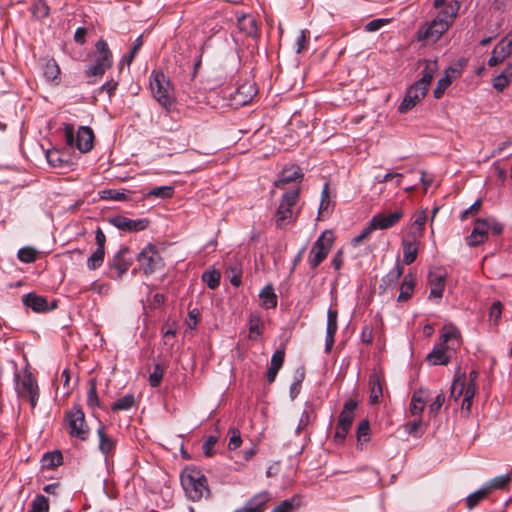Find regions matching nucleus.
<instances>
[{
	"mask_svg": "<svg viewBox=\"0 0 512 512\" xmlns=\"http://www.w3.org/2000/svg\"><path fill=\"white\" fill-rule=\"evenodd\" d=\"M150 89L154 99L167 111L175 104L173 86L169 78L161 71H153L150 76Z\"/></svg>",
	"mask_w": 512,
	"mask_h": 512,
	"instance_id": "obj_1",
	"label": "nucleus"
},
{
	"mask_svg": "<svg viewBox=\"0 0 512 512\" xmlns=\"http://www.w3.org/2000/svg\"><path fill=\"white\" fill-rule=\"evenodd\" d=\"M181 485L186 496L192 501H200L210 495L207 479L199 470H186L181 475Z\"/></svg>",
	"mask_w": 512,
	"mask_h": 512,
	"instance_id": "obj_2",
	"label": "nucleus"
},
{
	"mask_svg": "<svg viewBox=\"0 0 512 512\" xmlns=\"http://www.w3.org/2000/svg\"><path fill=\"white\" fill-rule=\"evenodd\" d=\"M300 195V188L298 186L286 191L275 213V223L278 228H284L291 222L295 221L298 212L294 211V206L297 204Z\"/></svg>",
	"mask_w": 512,
	"mask_h": 512,
	"instance_id": "obj_3",
	"label": "nucleus"
},
{
	"mask_svg": "<svg viewBox=\"0 0 512 512\" xmlns=\"http://www.w3.org/2000/svg\"><path fill=\"white\" fill-rule=\"evenodd\" d=\"M476 391V385L473 383H467V376L465 372L458 370L451 385L450 398L458 401L461 396H464L461 408L469 413L472 405V399L474 398Z\"/></svg>",
	"mask_w": 512,
	"mask_h": 512,
	"instance_id": "obj_4",
	"label": "nucleus"
},
{
	"mask_svg": "<svg viewBox=\"0 0 512 512\" xmlns=\"http://www.w3.org/2000/svg\"><path fill=\"white\" fill-rule=\"evenodd\" d=\"M112 62V53L107 42L100 39L95 44L93 63L86 69L85 74L87 77H100L111 67Z\"/></svg>",
	"mask_w": 512,
	"mask_h": 512,
	"instance_id": "obj_5",
	"label": "nucleus"
},
{
	"mask_svg": "<svg viewBox=\"0 0 512 512\" xmlns=\"http://www.w3.org/2000/svg\"><path fill=\"white\" fill-rule=\"evenodd\" d=\"M334 242V234L332 231H324L313 244L308 262L312 269L318 267L330 252Z\"/></svg>",
	"mask_w": 512,
	"mask_h": 512,
	"instance_id": "obj_6",
	"label": "nucleus"
},
{
	"mask_svg": "<svg viewBox=\"0 0 512 512\" xmlns=\"http://www.w3.org/2000/svg\"><path fill=\"white\" fill-rule=\"evenodd\" d=\"M137 261L144 274L149 275L164 266L163 258L154 244H147L137 255Z\"/></svg>",
	"mask_w": 512,
	"mask_h": 512,
	"instance_id": "obj_7",
	"label": "nucleus"
},
{
	"mask_svg": "<svg viewBox=\"0 0 512 512\" xmlns=\"http://www.w3.org/2000/svg\"><path fill=\"white\" fill-rule=\"evenodd\" d=\"M66 143L71 147H76L79 151L85 153L92 149L94 134L91 128L87 126L79 127L76 136L71 125L65 127Z\"/></svg>",
	"mask_w": 512,
	"mask_h": 512,
	"instance_id": "obj_8",
	"label": "nucleus"
},
{
	"mask_svg": "<svg viewBox=\"0 0 512 512\" xmlns=\"http://www.w3.org/2000/svg\"><path fill=\"white\" fill-rule=\"evenodd\" d=\"M15 390L20 398L29 400L32 408H35L39 398V388L36 379L30 372L22 376L16 375Z\"/></svg>",
	"mask_w": 512,
	"mask_h": 512,
	"instance_id": "obj_9",
	"label": "nucleus"
},
{
	"mask_svg": "<svg viewBox=\"0 0 512 512\" xmlns=\"http://www.w3.org/2000/svg\"><path fill=\"white\" fill-rule=\"evenodd\" d=\"M68 432L71 437L85 441L89 437V428L86 425L85 414L82 409L74 407L67 413Z\"/></svg>",
	"mask_w": 512,
	"mask_h": 512,
	"instance_id": "obj_10",
	"label": "nucleus"
},
{
	"mask_svg": "<svg viewBox=\"0 0 512 512\" xmlns=\"http://www.w3.org/2000/svg\"><path fill=\"white\" fill-rule=\"evenodd\" d=\"M449 29L446 21L441 18H434L431 22L422 25L418 32L417 38L427 44L436 43L441 36Z\"/></svg>",
	"mask_w": 512,
	"mask_h": 512,
	"instance_id": "obj_11",
	"label": "nucleus"
},
{
	"mask_svg": "<svg viewBox=\"0 0 512 512\" xmlns=\"http://www.w3.org/2000/svg\"><path fill=\"white\" fill-rule=\"evenodd\" d=\"M109 223L122 231L138 232L145 230L149 225L146 218L130 219L128 217L117 215L108 219Z\"/></svg>",
	"mask_w": 512,
	"mask_h": 512,
	"instance_id": "obj_12",
	"label": "nucleus"
},
{
	"mask_svg": "<svg viewBox=\"0 0 512 512\" xmlns=\"http://www.w3.org/2000/svg\"><path fill=\"white\" fill-rule=\"evenodd\" d=\"M490 229V220L476 219L474 222L473 230L470 235L466 237V243L470 247H476L488 240Z\"/></svg>",
	"mask_w": 512,
	"mask_h": 512,
	"instance_id": "obj_13",
	"label": "nucleus"
},
{
	"mask_svg": "<svg viewBox=\"0 0 512 512\" xmlns=\"http://www.w3.org/2000/svg\"><path fill=\"white\" fill-rule=\"evenodd\" d=\"M426 93L427 91L425 89H422V87L414 83L408 88L406 95L399 106V111L401 113L409 111L425 97Z\"/></svg>",
	"mask_w": 512,
	"mask_h": 512,
	"instance_id": "obj_14",
	"label": "nucleus"
},
{
	"mask_svg": "<svg viewBox=\"0 0 512 512\" xmlns=\"http://www.w3.org/2000/svg\"><path fill=\"white\" fill-rule=\"evenodd\" d=\"M445 273L436 269L428 274V284L430 286L429 298L441 299L445 288Z\"/></svg>",
	"mask_w": 512,
	"mask_h": 512,
	"instance_id": "obj_15",
	"label": "nucleus"
},
{
	"mask_svg": "<svg viewBox=\"0 0 512 512\" xmlns=\"http://www.w3.org/2000/svg\"><path fill=\"white\" fill-rule=\"evenodd\" d=\"M404 213L401 209H398L392 213H378L371 219L375 229L385 230L395 226L399 220L403 217Z\"/></svg>",
	"mask_w": 512,
	"mask_h": 512,
	"instance_id": "obj_16",
	"label": "nucleus"
},
{
	"mask_svg": "<svg viewBox=\"0 0 512 512\" xmlns=\"http://www.w3.org/2000/svg\"><path fill=\"white\" fill-rule=\"evenodd\" d=\"M418 240L415 232L408 233L402 240L403 262L406 265L412 264L417 258Z\"/></svg>",
	"mask_w": 512,
	"mask_h": 512,
	"instance_id": "obj_17",
	"label": "nucleus"
},
{
	"mask_svg": "<svg viewBox=\"0 0 512 512\" xmlns=\"http://www.w3.org/2000/svg\"><path fill=\"white\" fill-rule=\"evenodd\" d=\"M270 499V493L268 491H262L251 497L242 508L235 512H264L266 503L269 502Z\"/></svg>",
	"mask_w": 512,
	"mask_h": 512,
	"instance_id": "obj_18",
	"label": "nucleus"
},
{
	"mask_svg": "<svg viewBox=\"0 0 512 512\" xmlns=\"http://www.w3.org/2000/svg\"><path fill=\"white\" fill-rule=\"evenodd\" d=\"M257 94L256 84L252 80H247L240 84L234 93V100L239 105L248 104Z\"/></svg>",
	"mask_w": 512,
	"mask_h": 512,
	"instance_id": "obj_19",
	"label": "nucleus"
},
{
	"mask_svg": "<svg viewBox=\"0 0 512 512\" xmlns=\"http://www.w3.org/2000/svg\"><path fill=\"white\" fill-rule=\"evenodd\" d=\"M129 254V248L128 247H122L117 254L113 257L110 266L111 268L115 269L117 271L116 278H120L124 273H126L129 269V267L132 264V261L130 258H128Z\"/></svg>",
	"mask_w": 512,
	"mask_h": 512,
	"instance_id": "obj_20",
	"label": "nucleus"
},
{
	"mask_svg": "<svg viewBox=\"0 0 512 512\" xmlns=\"http://www.w3.org/2000/svg\"><path fill=\"white\" fill-rule=\"evenodd\" d=\"M384 378L378 373L373 372L369 377V402L378 404L383 396Z\"/></svg>",
	"mask_w": 512,
	"mask_h": 512,
	"instance_id": "obj_21",
	"label": "nucleus"
},
{
	"mask_svg": "<svg viewBox=\"0 0 512 512\" xmlns=\"http://www.w3.org/2000/svg\"><path fill=\"white\" fill-rule=\"evenodd\" d=\"M338 312L333 309H329L327 312V327H326V339L325 347L326 351H330L334 344V336L338 329L337 324Z\"/></svg>",
	"mask_w": 512,
	"mask_h": 512,
	"instance_id": "obj_22",
	"label": "nucleus"
},
{
	"mask_svg": "<svg viewBox=\"0 0 512 512\" xmlns=\"http://www.w3.org/2000/svg\"><path fill=\"white\" fill-rule=\"evenodd\" d=\"M302 178L301 170L297 166H291L289 168H285L279 174L278 179L275 181V186L277 188H285L286 184L296 183Z\"/></svg>",
	"mask_w": 512,
	"mask_h": 512,
	"instance_id": "obj_23",
	"label": "nucleus"
},
{
	"mask_svg": "<svg viewBox=\"0 0 512 512\" xmlns=\"http://www.w3.org/2000/svg\"><path fill=\"white\" fill-rule=\"evenodd\" d=\"M97 434L99 437V450L108 459L110 456L114 454L116 441L105 433V427L100 425L97 430Z\"/></svg>",
	"mask_w": 512,
	"mask_h": 512,
	"instance_id": "obj_24",
	"label": "nucleus"
},
{
	"mask_svg": "<svg viewBox=\"0 0 512 512\" xmlns=\"http://www.w3.org/2000/svg\"><path fill=\"white\" fill-rule=\"evenodd\" d=\"M460 7L461 3L458 0L450 1L438 12L435 18H441L442 21H446L447 26L450 28L458 15Z\"/></svg>",
	"mask_w": 512,
	"mask_h": 512,
	"instance_id": "obj_25",
	"label": "nucleus"
},
{
	"mask_svg": "<svg viewBox=\"0 0 512 512\" xmlns=\"http://www.w3.org/2000/svg\"><path fill=\"white\" fill-rule=\"evenodd\" d=\"M425 405V390L419 389L418 391L414 392L411 398L409 414L413 417L421 418V414L425 408Z\"/></svg>",
	"mask_w": 512,
	"mask_h": 512,
	"instance_id": "obj_26",
	"label": "nucleus"
},
{
	"mask_svg": "<svg viewBox=\"0 0 512 512\" xmlns=\"http://www.w3.org/2000/svg\"><path fill=\"white\" fill-rule=\"evenodd\" d=\"M459 337L460 333L458 329L452 324H446L442 330L441 344L446 345L447 349H455V343L456 345H459Z\"/></svg>",
	"mask_w": 512,
	"mask_h": 512,
	"instance_id": "obj_27",
	"label": "nucleus"
},
{
	"mask_svg": "<svg viewBox=\"0 0 512 512\" xmlns=\"http://www.w3.org/2000/svg\"><path fill=\"white\" fill-rule=\"evenodd\" d=\"M356 407H357V402L352 399L348 400L345 403L344 408L339 415V420H338L339 426H346L348 428L351 427L353 419H354V412H355Z\"/></svg>",
	"mask_w": 512,
	"mask_h": 512,
	"instance_id": "obj_28",
	"label": "nucleus"
},
{
	"mask_svg": "<svg viewBox=\"0 0 512 512\" xmlns=\"http://www.w3.org/2000/svg\"><path fill=\"white\" fill-rule=\"evenodd\" d=\"M23 303L35 312H43L47 310V300L42 296L28 293L23 296Z\"/></svg>",
	"mask_w": 512,
	"mask_h": 512,
	"instance_id": "obj_29",
	"label": "nucleus"
},
{
	"mask_svg": "<svg viewBox=\"0 0 512 512\" xmlns=\"http://www.w3.org/2000/svg\"><path fill=\"white\" fill-rule=\"evenodd\" d=\"M512 79V64H508L502 73L497 75L492 80V85L495 90L502 92L510 83Z\"/></svg>",
	"mask_w": 512,
	"mask_h": 512,
	"instance_id": "obj_30",
	"label": "nucleus"
},
{
	"mask_svg": "<svg viewBox=\"0 0 512 512\" xmlns=\"http://www.w3.org/2000/svg\"><path fill=\"white\" fill-rule=\"evenodd\" d=\"M446 345L440 344L436 346L428 355L427 361L432 365H447L449 357L445 352Z\"/></svg>",
	"mask_w": 512,
	"mask_h": 512,
	"instance_id": "obj_31",
	"label": "nucleus"
},
{
	"mask_svg": "<svg viewBox=\"0 0 512 512\" xmlns=\"http://www.w3.org/2000/svg\"><path fill=\"white\" fill-rule=\"evenodd\" d=\"M238 26L240 30L244 31L249 36H257L258 27L254 16L243 15L238 18Z\"/></svg>",
	"mask_w": 512,
	"mask_h": 512,
	"instance_id": "obj_32",
	"label": "nucleus"
},
{
	"mask_svg": "<svg viewBox=\"0 0 512 512\" xmlns=\"http://www.w3.org/2000/svg\"><path fill=\"white\" fill-rule=\"evenodd\" d=\"M436 70L437 66L435 62H426L422 71V77L415 83L422 87V89L428 91Z\"/></svg>",
	"mask_w": 512,
	"mask_h": 512,
	"instance_id": "obj_33",
	"label": "nucleus"
},
{
	"mask_svg": "<svg viewBox=\"0 0 512 512\" xmlns=\"http://www.w3.org/2000/svg\"><path fill=\"white\" fill-rule=\"evenodd\" d=\"M414 286H415V281H414L412 275L411 274L406 275L404 278V281L400 287L398 301L405 302V301L409 300L413 295Z\"/></svg>",
	"mask_w": 512,
	"mask_h": 512,
	"instance_id": "obj_34",
	"label": "nucleus"
},
{
	"mask_svg": "<svg viewBox=\"0 0 512 512\" xmlns=\"http://www.w3.org/2000/svg\"><path fill=\"white\" fill-rule=\"evenodd\" d=\"M261 303L266 308H275L277 305V296L271 285L265 286L259 294Z\"/></svg>",
	"mask_w": 512,
	"mask_h": 512,
	"instance_id": "obj_35",
	"label": "nucleus"
},
{
	"mask_svg": "<svg viewBox=\"0 0 512 512\" xmlns=\"http://www.w3.org/2000/svg\"><path fill=\"white\" fill-rule=\"evenodd\" d=\"M511 481V477L509 474H504L497 476L493 479H491L489 482H487L484 486L488 490L489 493H491L493 490H503L505 489L508 484Z\"/></svg>",
	"mask_w": 512,
	"mask_h": 512,
	"instance_id": "obj_36",
	"label": "nucleus"
},
{
	"mask_svg": "<svg viewBox=\"0 0 512 512\" xmlns=\"http://www.w3.org/2000/svg\"><path fill=\"white\" fill-rule=\"evenodd\" d=\"M315 418L316 414L314 412V409L311 406L305 408L299 419V423L296 428V433L300 434L302 431H304L307 428V426L315 420Z\"/></svg>",
	"mask_w": 512,
	"mask_h": 512,
	"instance_id": "obj_37",
	"label": "nucleus"
},
{
	"mask_svg": "<svg viewBox=\"0 0 512 512\" xmlns=\"http://www.w3.org/2000/svg\"><path fill=\"white\" fill-rule=\"evenodd\" d=\"M331 203L332 201L329 195V184L325 183L321 193V201L318 211L319 218L324 217L325 215L330 213Z\"/></svg>",
	"mask_w": 512,
	"mask_h": 512,
	"instance_id": "obj_38",
	"label": "nucleus"
},
{
	"mask_svg": "<svg viewBox=\"0 0 512 512\" xmlns=\"http://www.w3.org/2000/svg\"><path fill=\"white\" fill-rule=\"evenodd\" d=\"M33 17L37 20L43 19L49 15V6L45 0H36L30 7Z\"/></svg>",
	"mask_w": 512,
	"mask_h": 512,
	"instance_id": "obj_39",
	"label": "nucleus"
},
{
	"mask_svg": "<svg viewBox=\"0 0 512 512\" xmlns=\"http://www.w3.org/2000/svg\"><path fill=\"white\" fill-rule=\"evenodd\" d=\"M404 268L401 264L397 263L382 279V282L390 287L395 285L402 276Z\"/></svg>",
	"mask_w": 512,
	"mask_h": 512,
	"instance_id": "obj_40",
	"label": "nucleus"
},
{
	"mask_svg": "<svg viewBox=\"0 0 512 512\" xmlns=\"http://www.w3.org/2000/svg\"><path fill=\"white\" fill-rule=\"evenodd\" d=\"M60 74V68L54 59L47 60L43 66V75L48 81H54Z\"/></svg>",
	"mask_w": 512,
	"mask_h": 512,
	"instance_id": "obj_41",
	"label": "nucleus"
},
{
	"mask_svg": "<svg viewBox=\"0 0 512 512\" xmlns=\"http://www.w3.org/2000/svg\"><path fill=\"white\" fill-rule=\"evenodd\" d=\"M221 274L218 270H207L202 275V280L210 289H216L220 284Z\"/></svg>",
	"mask_w": 512,
	"mask_h": 512,
	"instance_id": "obj_42",
	"label": "nucleus"
},
{
	"mask_svg": "<svg viewBox=\"0 0 512 512\" xmlns=\"http://www.w3.org/2000/svg\"><path fill=\"white\" fill-rule=\"evenodd\" d=\"M28 512H49V501L41 494L35 496Z\"/></svg>",
	"mask_w": 512,
	"mask_h": 512,
	"instance_id": "obj_43",
	"label": "nucleus"
},
{
	"mask_svg": "<svg viewBox=\"0 0 512 512\" xmlns=\"http://www.w3.org/2000/svg\"><path fill=\"white\" fill-rule=\"evenodd\" d=\"M105 250L96 249L87 259V267L89 270L98 269L104 262Z\"/></svg>",
	"mask_w": 512,
	"mask_h": 512,
	"instance_id": "obj_44",
	"label": "nucleus"
},
{
	"mask_svg": "<svg viewBox=\"0 0 512 512\" xmlns=\"http://www.w3.org/2000/svg\"><path fill=\"white\" fill-rule=\"evenodd\" d=\"M427 220L426 212L424 210L419 211L415 215V219L412 224V231L415 232L417 237L420 238L423 235L424 226Z\"/></svg>",
	"mask_w": 512,
	"mask_h": 512,
	"instance_id": "obj_45",
	"label": "nucleus"
},
{
	"mask_svg": "<svg viewBox=\"0 0 512 512\" xmlns=\"http://www.w3.org/2000/svg\"><path fill=\"white\" fill-rule=\"evenodd\" d=\"M135 404V398L132 394H127L123 396L122 398L118 399L116 402H114L111 406V409L113 411H119V410H129L132 408Z\"/></svg>",
	"mask_w": 512,
	"mask_h": 512,
	"instance_id": "obj_46",
	"label": "nucleus"
},
{
	"mask_svg": "<svg viewBox=\"0 0 512 512\" xmlns=\"http://www.w3.org/2000/svg\"><path fill=\"white\" fill-rule=\"evenodd\" d=\"M249 331L251 334V337L253 335L260 336L263 332V323L261 320V317L258 313H251L249 317Z\"/></svg>",
	"mask_w": 512,
	"mask_h": 512,
	"instance_id": "obj_47",
	"label": "nucleus"
},
{
	"mask_svg": "<svg viewBox=\"0 0 512 512\" xmlns=\"http://www.w3.org/2000/svg\"><path fill=\"white\" fill-rule=\"evenodd\" d=\"M489 494L485 486H482L479 490L470 494L466 499V504L469 509L474 508L478 503L483 500Z\"/></svg>",
	"mask_w": 512,
	"mask_h": 512,
	"instance_id": "obj_48",
	"label": "nucleus"
},
{
	"mask_svg": "<svg viewBox=\"0 0 512 512\" xmlns=\"http://www.w3.org/2000/svg\"><path fill=\"white\" fill-rule=\"evenodd\" d=\"M497 50L504 58L512 54V31L508 33L496 46Z\"/></svg>",
	"mask_w": 512,
	"mask_h": 512,
	"instance_id": "obj_49",
	"label": "nucleus"
},
{
	"mask_svg": "<svg viewBox=\"0 0 512 512\" xmlns=\"http://www.w3.org/2000/svg\"><path fill=\"white\" fill-rule=\"evenodd\" d=\"M173 192L174 190L171 186H159L151 189L145 196L166 199L172 197Z\"/></svg>",
	"mask_w": 512,
	"mask_h": 512,
	"instance_id": "obj_50",
	"label": "nucleus"
},
{
	"mask_svg": "<svg viewBox=\"0 0 512 512\" xmlns=\"http://www.w3.org/2000/svg\"><path fill=\"white\" fill-rule=\"evenodd\" d=\"M63 457L58 451L47 453L43 457V465L47 468H55L62 464Z\"/></svg>",
	"mask_w": 512,
	"mask_h": 512,
	"instance_id": "obj_51",
	"label": "nucleus"
},
{
	"mask_svg": "<svg viewBox=\"0 0 512 512\" xmlns=\"http://www.w3.org/2000/svg\"><path fill=\"white\" fill-rule=\"evenodd\" d=\"M129 193H130V191H127L124 189H122V190L109 189V190L103 191L102 198L116 200V201H124V200L128 199L127 194H129Z\"/></svg>",
	"mask_w": 512,
	"mask_h": 512,
	"instance_id": "obj_52",
	"label": "nucleus"
},
{
	"mask_svg": "<svg viewBox=\"0 0 512 512\" xmlns=\"http://www.w3.org/2000/svg\"><path fill=\"white\" fill-rule=\"evenodd\" d=\"M36 250L32 247H23L18 251V258L24 263H32L36 260Z\"/></svg>",
	"mask_w": 512,
	"mask_h": 512,
	"instance_id": "obj_53",
	"label": "nucleus"
},
{
	"mask_svg": "<svg viewBox=\"0 0 512 512\" xmlns=\"http://www.w3.org/2000/svg\"><path fill=\"white\" fill-rule=\"evenodd\" d=\"M451 82L452 81L449 75H445L440 78L437 82L436 88L433 91L434 97L437 99L441 98L445 90L450 86Z\"/></svg>",
	"mask_w": 512,
	"mask_h": 512,
	"instance_id": "obj_54",
	"label": "nucleus"
},
{
	"mask_svg": "<svg viewBox=\"0 0 512 512\" xmlns=\"http://www.w3.org/2000/svg\"><path fill=\"white\" fill-rule=\"evenodd\" d=\"M142 44H143L142 37L139 36L135 40V43H134L133 47L131 48L130 52L122 58L121 63L122 64L126 63L127 65H130L132 63V61L134 60L135 56L137 55Z\"/></svg>",
	"mask_w": 512,
	"mask_h": 512,
	"instance_id": "obj_55",
	"label": "nucleus"
},
{
	"mask_svg": "<svg viewBox=\"0 0 512 512\" xmlns=\"http://www.w3.org/2000/svg\"><path fill=\"white\" fill-rule=\"evenodd\" d=\"M164 368L157 364L154 367V371L149 376V383L152 387H158L163 379Z\"/></svg>",
	"mask_w": 512,
	"mask_h": 512,
	"instance_id": "obj_56",
	"label": "nucleus"
},
{
	"mask_svg": "<svg viewBox=\"0 0 512 512\" xmlns=\"http://www.w3.org/2000/svg\"><path fill=\"white\" fill-rule=\"evenodd\" d=\"M229 433H230V439H229V443H228V449L236 450L237 448L240 447V445L242 443L241 434H240L239 430H237L235 428L229 429Z\"/></svg>",
	"mask_w": 512,
	"mask_h": 512,
	"instance_id": "obj_57",
	"label": "nucleus"
},
{
	"mask_svg": "<svg viewBox=\"0 0 512 512\" xmlns=\"http://www.w3.org/2000/svg\"><path fill=\"white\" fill-rule=\"evenodd\" d=\"M310 32L308 30H301L296 40V52L301 53L307 48L309 42Z\"/></svg>",
	"mask_w": 512,
	"mask_h": 512,
	"instance_id": "obj_58",
	"label": "nucleus"
},
{
	"mask_svg": "<svg viewBox=\"0 0 512 512\" xmlns=\"http://www.w3.org/2000/svg\"><path fill=\"white\" fill-rule=\"evenodd\" d=\"M376 230L372 222L370 221L369 224L362 230V232L353 238L352 245L354 247L358 246L363 240L368 238V236Z\"/></svg>",
	"mask_w": 512,
	"mask_h": 512,
	"instance_id": "obj_59",
	"label": "nucleus"
},
{
	"mask_svg": "<svg viewBox=\"0 0 512 512\" xmlns=\"http://www.w3.org/2000/svg\"><path fill=\"white\" fill-rule=\"evenodd\" d=\"M445 402V395L443 393H439L433 402L429 405V413L432 415H436L439 413L441 407Z\"/></svg>",
	"mask_w": 512,
	"mask_h": 512,
	"instance_id": "obj_60",
	"label": "nucleus"
},
{
	"mask_svg": "<svg viewBox=\"0 0 512 512\" xmlns=\"http://www.w3.org/2000/svg\"><path fill=\"white\" fill-rule=\"evenodd\" d=\"M388 22H389L388 19H383V18L374 19L365 25L364 30L367 32H375V31H378L379 29H381L383 26H385Z\"/></svg>",
	"mask_w": 512,
	"mask_h": 512,
	"instance_id": "obj_61",
	"label": "nucleus"
},
{
	"mask_svg": "<svg viewBox=\"0 0 512 512\" xmlns=\"http://www.w3.org/2000/svg\"><path fill=\"white\" fill-rule=\"evenodd\" d=\"M284 358H285L284 350H282V349L276 350L271 357L270 366L280 370L284 363Z\"/></svg>",
	"mask_w": 512,
	"mask_h": 512,
	"instance_id": "obj_62",
	"label": "nucleus"
},
{
	"mask_svg": "<svg viewBox=\"0 0 512 512\" xmlns=\"http://www.w3.org/2000/svg\"><path fill=\"white\" fill-rule=\"evenodd\" d=\"M422 424L421 418L415 417L413 420L404 424V430L410 435H417L418 429Z\"/></svg>",
	"mask_w": 512,
	"mask_h": 512,
	"instance_id": "obj_63",
	"label": "nucleus"
},
{
	"mask_svg": "<svg viewBox=\"0 0 512 512\" xmlns=\"http://www.w3.org/2000/svg\"><path fill=\"white\" fill-rule=\"evenodd\" d=\"M218 438L216 436H209L202 446L203 453L207 457L214 455L213 447L216 445Z\"/></svg>",
	"mask_w": 512,
	"mask_h": 512,
	"instance_id": "obj_64",
	"label": "nucleus"
}]
</instances>
